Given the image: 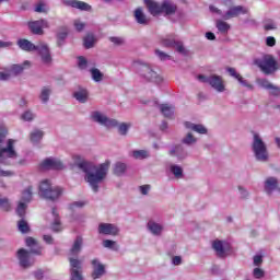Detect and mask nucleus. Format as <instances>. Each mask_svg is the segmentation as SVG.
Instances as JSON below:
<instances>
[{"instance_id":"nucleus-1","label":"nucleus","mask_w":280,"mask_h":280,"mask_svg":"<svg viewBox=\"0 0 280 280\" xmlns=\"http://www.w3.org/2000/svg\"><path fill=\"white\" fill-rule=\"evenodd\" d=\"M73 159L75 167L81 170V172H84V179L92 188V191L97 194V191H100V185H102L106 179V176H108L110 162L107 161L97 166L93 162H89L80 155H74Z\"/></svg>"},{"instance_id":"nucleus-2","label":"nucleus","mask_w":280,"mask_h":280,"mask_svg":"<svg viewBox=\"0 0 280 280\" xmlns=\"http://www.w3.org/2000/svg\"><path fill=\"white\" fill-rule=\"evenodd\" d=\"M5 135H8V131L0 130V176L8 178L14 176V172L5 171L1 165H14L18 154L14 150L15 140L9 139L5 142Z\"/></svg>"},{"instance_id":"nucleus-3","label":"nucleus","mask_w":280,"mask_h":280,"mask_svg":"<svg viewBox=\"0 0 280 280\" xmlns=\"http://www.w3.org/2000/svg\"><path fill=\"white\" fill-rule=\"evenodd\" d=\"M133 69L143 82H153L154 84H161L163 82V77H161V74H159L150 63L135 61Z\"/></svg>"},{"instance_id":"nucleus-4","label":"nucleus","mask_w":280,"mask_h":280,"mask_svg":"<svg viewBox=\"0 0 280 280\" xmlns=\"http://www.w3.org/2000/svg\"><path fill=\"white\" fill-rule=\"evenodd\" d=\"M252 151L254 152L256 161H259L260 163H268V159H270L268 147L258 133H254Z\"/></svg>"},{"instance_id":"nucleus-5","label":"nucleus","mask_w":280,"mask_h":280,"mask_svg":"<svg viewBox=\"0 0 280 280\" xmlns=\"http://www.w3.org/2000/svg\"><path fill=\"white\" fill-rule=\"evenodd\" d=\"M255 65L260 68L265 75H272V73L279 71V63L272 55H264L262 58L255 60Z\"/></svg>"},{"instance_id":"nucleus-6","label":"nucleus","mask_w":280,"mask_h":280,"mask_svg":"<svg viewBox=\"0 0 280 280\" xmlns=\"http://www.w3.org/2000/svg\"><path fill=\"white\" fill-rule=\"evenodd\" d=\"M63 189L60 187H51L49 179H45L39 185V196L46 200H58L62 196Z\"/></svg>"},{"instance_id":"nucleus-7","label":"nucleus","mask_w":280,"mask_h":280,"mask_svg":"<svg viewBox=\"0 0 280 280\" xmlns=\"http://www.w3.org/2000/svg\"><path fill=\"white\" fill-rule=\"evenodd\" d=\"M197 80L199 82H201L202 84H209L211 85L212 89H214V91H217V93H224V81L222 80L221 75H217V74H211L209 77L205 75V74H199L197 75Z\"/></svg>"},{"instance_id":"nucleus-8","label":"nucleus","mask_w":280,"mask_h":280,"mask_svg":"<svg viewBox=\"0 0 280 280\" xmlns=\"http://www.w3.org/2000/svg\"><path fill=\"white\" fill-rule=\"evenodd\" d=\"M91 118L100 126H105V128H117L119 122L117 119L108 118L106 115L102 114L101 112H92Z\"/></svg>"},{"instance_id":"nucleus-9","label":"nucleus","mask_w":280,"mask_h":280,"mask_svg":"<svg viewBox=\"0 0 280 280\" xmlns=\"http://www.w3.org/2000/svg\"><path fill=\"white\" fill-rule=\"evenodd\" d=\"M161 44L163 47H175L178 54H182V56H187V49L183 45V42L176 39V35H167L162 39Z\"/></svg>"},{"instance_id":"nucleus-10","label":"nucleus","mask_w":280,"mask_h":280,"mask_svg":"<svg viewBox=\"0 0 280 280\" xmlns=\"http://www.w3.org/2000/svg\"><path fill=\"white\" fill-rule=\"evenodd\" d=\"M35 51L38 52L43 65H45L46 67H49L51 65L54 59L51 58V51H49V46H47V44L37 45Z\"/></svg>"},{"instance_id":"nucleus-11","label":"nucleus","mask_w":280,"mask_h":280,"mask_svg":"<svg viewBox=\"0 0 280 280\" xmlns=\"http://www.w3.org/2000/svg\"><path fill=\"white\" fill-rule=\"evenodd\" d=\"M92 273L91 277L93 280L102 279L106 275V265L102 264L100 259L95 258L91 261Z\"/></svg>"},{"instance_id":"nucleus-12","label":"nucleus","mask_w":280,"mask_h":280,"mask_svg":"<svg viewBox=\"0 0 280 280\" xmlns=\"http://www.w3.org/2000/svg\"><path fill=\"white\" fill-rule=\"evenodd\" d=\"M97 231L100 235H112L113 237L119 235V228L113 223H100Z\"/></svg>"},{"instance_id":"nucleus-13","label":"nucleus","mask_w":280,"mask_h":280,"mask_svg":"<svg viewBox=\"0 0 280 280\" xmlns=\"http://www.w3.org/2000/svg\"><path fill=\"white\" fill-rule=\"evenodd\" d=\"M31 255L32 253H30L27 249L22 248L18 252V259L22 268H30L34 266V259H32Z\"/></svg>"},{"instance_id":"nucleus-14","label":"nucleus","mask_w":280,"mask_h":280,"mask_svg":"<svg viewBox=\"0 0 280 280\" xmlns=\"http://www.w3.org/2000/svg\"><path fill=\"white\" fill-rule=\"evenodd\" d=\"M168 154L170 156L177 159V161H185V159L188 156L187 150H185L183 144H175L171 147Z\"/></svg>"},{"instance_id":"nucleus-15","label":"nucleus","mask_w":280,"mask_h":280,"mask_svg":"<svg viewBox=\"0 0 280 280\" xmlns=\"http://www.w3.org/2000/svg\"><path fill=\"white\" fill-rule=\"evenodd\" d=\"M247 12L248 10L242 5L232 7L222 15V19L229 21L230 19H236L240 14H247Z\"/></svg>"},{"instance_id":"nucleus-16","label":"nucleus","mask_w":280,"mask_h":280,"mask_svg":"<svg viewBox=\"0 0 280 280\" xmlns=\"http://www.w3.org/2000/svg\"><path fill=\"white\" fill-rule=\"evenodd\" d=\"M226 71L231 75V78L237 80V82L242 86H245V89H248L249 91H253V89H255V86H253V84H250L248 80H245L242 74L237 73V70H235V68H226Z\"/></svg>"},{"instance_id":"nucleus-17","label":"nucleus","mask_w":280,"mask_h":280,"mask_svg":"<svg viewBox=\"0 0 280 280\" xmlns=\"http://www.w3.org/2000/svg\"><path fill=\"white\" fill-rule=\"evenodd\" d=\"M62 4L67 8H74L75 10H82L84 12H89L91 7L86 2H82L80 0H61Z\"/></svg>"},{"instance_id":"nucleus-18","label":"nucleus","mask_w":280,"mask_h":280,"mask_svg":"<svg viewBox=\"0 0 280 280\" xmlns=\"http://www.w3.org/2000/svg\"><path fill=\"white\" fill-rule=\"evenodd\" d=\"M63 167L65 165L62 162H60V160L52 158L44 160L40 164L42 170H62Z\"/></svg>"},{"instance_id":"nucleus-19","label":"nucleus","mask_w":280,"mask_h":280,"mask_svg":"<svg viewBox=\"0 0 280 280\" xmlns=\"http://www.w3.org/2000/svg\"><path fill=\"white\" fill-rule=\"evenodd\" d=\"M226 246H229V243L220 240L213 241L212 243V248L218 257H224L226 254Z\"/></svg>"},{"instance_id":"nucleus-20","label":"nucleus","mask_w":280,"mask_h":280,"mask_svg":"<svg viewBox=\"0 0 280 280\" xmlns=\"http://www.w3.org/2000/svg\"><path fill=\"white\" fill-rule=\"evenodd\" d=\"M25 242L26 246L31 248V253H33V255H43V246H40V244H38L34 237L28 236Z\"/></svg>"},{"instance_id":"nucleus-21","label":"nucleus","mask_w":280,"mask_h":280,"mask_svg":"<svg viewBox=\"0 0 280 280\" xmlns=\"http://www.w3.org/2000/svg\"><path fill=\"white\" fill-rule=\"evenodd\" d=\"M148 10L152 16H156L159 14H163L162 3L154 2L152 0H145Z\"/></svg>"},{"instance_id":"nucleus-22","label":"nucleus","mask_w":280,"mask_h":280,"mask_svg":"<svg viewBox=\"0 0 280 280\" xmlns=\"http://www.w3.org/2000/svg\"><path fill=\"white\" fill-rule=\"evenodd\" d=\"M177 7L174 2L170 0H164L162 2V14H166L167 16L172 14H176Z\"/></svg>"},{"instance_id":"nucleus-23","label":"nucleus","mask_w":280,"mask_h":280,"mask_svg":"<svg viewBox=\"0 0 280 280\" xmlns=\"http://www.w3.org/2000/svg\"><path fill=\"white\" fill-rule=\"evenodd\" d=\"M82 244H84L82 236H77L72 247L70 248V255H72V257H78V255H80L82 250Z\"/></svg>"},{"instance_id":"nucleus-24","label":"nucleus","mask_w":280,"mask_h":280,"mask_svg":"<svg viewBox=\"0 0 280 280\" xmlns=\"http://www.w3.org/2000/svg\"><path fill=\"white\" fill-rule=\"evenodd\" d=\"M73 97L80 104H86L89 102V91L86 89H79L73 93Z\"/></svg>"},{"instance_id":"nucleus-25","label":"nucleus","mask_w":280,"mask_h":280,"mask_svg":"<svg viewBox=\"0 0 280 280\" xmlns=\"http://www.w3.org/2000/svg\"><path fill=\"white\" fill-rule=\"evenodd\" d=\"M32 63L28 60H25L23 65H12L9 69L11 75H19L25 71V67H30Z\"/></svg>"},{"instance_id":"nucleus-26","label":"nucleus","mask_w":280,"mask_h":280,"mask_svg":"<svg viewBox=\"0 0 280 280\" xmlns=\"http://www.w3.org/2000/svg\"><path fill=\"white\" fill-rule=\"evenodd\" d=\"M18 47H20L22 51H36L38 45H34L32 42L27 39H19Z\"/></svg>"},{"instance_id":"nucleus-27","label":"nucleus","mask_w":280,"mask_h":280,"mask_svg":"<svg viewBox=\"0 0 280 280\" xmlns=\"http://www.w3.org/2000/svg\"><path fill=\"white\" fill-rule=\"evenodd\" d=\"M133 16L139 25H148V23H150V20H148V16H145L141 8L135 10Z\"/></svg>"},{"instance_id":"nucleus-28","label":"nucleus","mask_w":280,"mask_h":280,"mask_svg":"<svg viewBox=\"0 0 280 280\" xmlns=\"http://www.w3.org/2000/svg\"><path fill=\"white\" fill-rule=\"evenodd\" d=\"M147 229L148 231H150V233H152V235L159 236L161 235V233H163V225L152 220L148 222Z\"/></svg>"},{"instance_id":"nucleus-29","label":"nucleus","mask_w":280,"mask_h":280,"mask_svg":"<svg viewBox=\"0 0 280 280\" xmlns=\"http://www.w3.org/2000/svg\"><path fill=\"white\" fill-rule=\"evenodd\" d=\"M51 215L54 218V222L51 224V231H54L55 233H58V231L62 230V226L60 224V217L58 215V210H56V208H52Z\"/></svg>"},{"instance_id":"nucleus-30","label":"nucleus","mask_w":280,"mask_h":280,"mask_svg":"<svg viewBox=\"0 0 280 280\" xmlns=\"http://www.w3.org/2000/svg\"><path fill=\"white\" fill-rule=\"evenodd\" d=\"M215 27L220 34H222L223 36H226V34H229V31L231 30V24L222 20H217Z\"/></svg>"},{"instance_id":"nucleus-31","label":"nucleus","mask_w":280,"mask_h":280,"mask_svg":"<svg viewBox=\"0 0 280 280\" xmlns=\"http://www.w3.org/2000/svg\"><path fill=\"white\" fill-rule=\"evenodd\" d=\"M277 185H279V183L277 182L276 177L267 178L265 182V191L267 194H272L275 189H277Z\"/></svg>"},{"instance_id":"nucleus-32","label":"nucleus","mask_w":280,"mask_h":280,"mask_svg":"<svg viewBox=\"0 0 280 280\" xmlns=\"http://www.w3.org/2000/svg\"><path fill=\"white\" fill-rule=\"evenodd\" d=\"M185 127L188 130H194V132H198L199 135H207V128L202 125H196L194 122L186 121Z\"/></svg>"},{"instance_id":"nucleus-33","label":"nucleus","mask_w":280,"mask_h":280,"mask_svg":"<svg viewBox=\"0 0 280 280\" xmlns=\"http://www.w3.org/2000/svg\"><path fill=\"white\" fill-rule=\"evenodd\" d=\"M131 156L138 161H143V159H150V151L148 150H133Z\"/></svg>"},{"instance_id":"nucleus-34","label":"nucleus","mask_w":280,"mask_h":280,"mask_svg":"<svg viewBox=\"0 0 280 280\" xmlns=\"http://www.w3.org/2000/svg\"><path fill=\"white\" fill-rule=\"evenodd\" d=\"M160 110L164 117H173L174 116V105L171 104H162L160 105Z\"/></svg>"},{"instance_id":"nucleus-35","label":"nucleus","mask_w":280,"mask_h":280,"mask_svg":"<svg viewBox=\"0 0 280 280\" xmlns=\"http://www.w3.org/2000/svg\"><path fill=\"white\" fill-rule=\"evenodd\" d=\"M44 132L43 130L40 129H34L32 132H31V141L36 144V143H40V141L43 140V137H44Z\"/></svg>"},{"instance_id":"nucleus-36","label":"nucleus","mask_w":280,"mask_h":280,"mask_svg":"<svg viewBox=\"0 0 280 280\" xmlns=\"http://www.w3.org/2000/svg\"><path fill=\"white\" fill-rule=\"evenodd\" d=\"M83 45H84L85 49H93V47H95V35L88 34L83 38Z\"/></svg>"},{"instance_id":"nucleus-37","label":"nucleus","mask_w":280,"mask_h":280,"mask_svg":"<svg viewBox=\"0 0 280 280\" xmlns=\"http://www.w3.org/2000/svg\"><path fill=\"white\" fill-rule=\"evenodd\" d=\"M49 95H51V88L44 86L39 95V100H42L43 104H47L49 102Z\"/></svg>"},{"instance_id":"nucleus-38","label":"nucleus","mask_w":280,"mask_h":280,"mask_svg":"<svg viewBox=\"0 0 280 280\" xmlns=\"http://www.w3.org/2000/svg\"><path fill=\"white\" fill-rule=\"evenodd\" d=\"M126 163L117 162L114 166V174L116 176H124V174H126Z\"/></svg>"},{"instance_id":"nucleus-39","label":"nucleus","mask_w":280,"mask_h":280,"mask_svg":"<svg viewBox=\"0 0 280 280\" xmlns=\"http://www.w3.org/2000/svg\"><path fill=\"white\" fill-rule=\"evenodd\" d=\"M28 27L32 34H37L38 36L43 34V28L40 27V24L38 21L30 22Z\"/></svg>"},{"instance_id":"nucleus-40","label":"nucleus","mask_w":280,"mask_h":280,"mask_svg":"<svg viewBox=\"0 0 280 280\" xmlns=\"http://www.w3.org/2000/svg\"><path fill=\"white\" fill-rule=\"evenodd\" d=\"M90 72L92 75V80H94V82H102V80H104V73H102V71H100V69L92 68L90 70Z\"/></svg>"},{"instance_id":"nucleus-41","label":"nucleus","mask_w":280,"mask_h":280,"mask_svg":"<svg viewBox=\"0 0 280 280\" xmlns=\"http://www.w3.org/2000/svg\"><path fill=\"white\" fill-rule=\"evenodd\" d=\"M103 247L109 248V250H115V252L119 250V245L117 244V242L112 240H104Z\"/></svg>"},{"instance_id":"nucleus-42","label":"nucleus","mask_w":280,"mask_h":280,"mask_svg":"<svg viewBox=\"0 0 280 280\" xmlns=\"http://www.w3.org/2000/svg\"><path fill=\"white\" fill-rule=\"evenodd\" d=\"M18 229L20 233H30V224H27V221H25V219H21L18 222Z\"/></svg>"},{"instance_id":"nucleus-43","label":"nucleus","mask_w":280,"mask_h":280,"mask_svg":"<svg viewBox=\"0 0 280 280\" xmlns=\"http://www.w3.org/2000/svg\"><path fill=\"white\" fill-rule=\"evenodd\" d=\"M196 141H198L196 139V137H194V135L191 133H187L183 139H182V143H184V145H194V143H196Z\"/></svg>"},{"instance_id":"nucleus-44","label":"nucleus","mask_w":280,"mask_h":280,"mask_svg":"<svg viewBox=\"0 0 280 280\" xmlns=\"http://www.w3.org/2000/svg\"><path fill=\"white\" fill-rule=\"evenodd\" d=\"M171 172L174 174L175 178H183V167L173 164L171 165Z\"/></svg>"},{"instance_id":"nucleus-45","label":"nucleus","mask_w":280,"mask_h":280,"mask_svg":"<svg viewBox=\"0 0 280 280\" xmlns=\"http://www.w3.org/2000/svg\"><path fill=\"white\" fill-rule=\"evenodd\" d=\"M71 269L70 270H82V261L75 258H69Z\"/></svg>"},{"instance_id":"nucleus-46","label":"nucleus","mask_w":280,"mask_h":280,"mask_svg":"<svg viewBox=\"0 0 280 280\" xmlns=\"http://www.w3.org/2000/svg\"><path fill=\"white\" fill-rule=\"evenodd\" d=\"M22 200L24 202H31L32 201V186H28L23 192H22Z\"/></svg>"},{"instance_id":"nucleus-47","label":"nucleus","mask_w":280,"mask_h":280,"mask_svg":"<svg viewBox=\"0 0 280 280\" xmlns=\"http://www.w3.org/2000/svg\"><path fill=\"white\" fill-rule=\"evenodd\" d=\"M0 207L3 209V211H10L12 209V203H10L8 198H1L0 196Z\"/></svg>"},{"instance_id":"nucleus-48","label":"nucleus","mask_w":280,"mask_h":280,"mask_svg":"<svg viewBox=\"0 0 280 280\" xmlns=\"http://www.w3.org/2000/svg\"><path fill=\"white\" fill-rule=\"evenodd\" d=\"M26 210H27V205L25 202H20L16 208V213L20 218H25Z\"/></svg>"},{"instance_id":"nucleus-49","label":"nucleus","mask_w":280,"mask_h":280,"mask_svg":"<svg viewBox=\"0 0 280 280\" xmlns=\"http://www.w3.org/2000/svg\"><path fill=\"white\" fill-rule=\"evenodd\" d=\"M257 84L261 86V89H266V91L272 89V83H270V81H268L267 79H258Z\"/></svg>"},{"instance_id":"nucleus-50","label":"nucleus","mask_w":280,"mask_h":280,"mask_svg":"<svg viewBox=\"0 0 280 280\" xmlns=\"http://www.w3.org/2000/svg\"><path fill=\"white\" fill-rule=\"evenodd\" d=\"M117 126H118L119 135H121L122 137H126L128 135V130L130 128V125H128L126 122H122V124L117 125Z\"/></svg>"},{"instance_id":"nucleus-51","label":"nucleus","mask_w":280,"mask_h":280,"mask_svg":"<svg viewBox=\"0 0 280 280\" xmlns=\"http://www.w3.org/2000/svg\"><path fill=\"white\" fill-rule=\"evenodd\" d=\"M70 280H84L80 270H70Z\"/></svg>"},{"instance_id":"nucleus-52","label":"nucleus","mask_w":280,"mask_h":280,"mask_svg":"<svg viewBox=\"0 0 280 280\" xmlns=\"http://www.w3.org/2000/svg\"><path fill=\"white\" fill-rule=\"evenodd\" d=\"M253 277L255 279H264V277H266V271H264L261 268H255L253 270Z\"/></svg>"},{"instance_id":"nucleus-53","label":"nucleus","mask_w":280,"mask_h":280,"mask_svg":"<svg viewBox=\"0 0 280 280\" xmlns=\"http://www.w3.org/2000/svg\"><path fill=\"white\" fill-rule=\"evenodd\" d=\"M34 117V113H32L31 110H26L22 114L21 119H23V121H33Z\"/></svg>"},{"instance_id":"nucleus-54","label":"nucleus","mask_w":280,"mask_h":280,"mask_svg":"<svg viewBox=\"0 0 280 280\" xmlns=\"http://www.w3.org/2000/svg\"><path fill=\"white\" fill-rule=\"evenodd\" d=\"M155 55L158 56V58H160V60L165 61V60H172V57L167 54H165L164 51H161L159 49L155 50Z\"/></svg>"},{"instance_id":"nucleus-55","label":"nucleus","mask_w":280,"mask_h":280,"mask_svg":"<svg viewBox=\"0 0 280 280\" xmlns=\"http://www.w3.org/2000/svg\"><path fill=\"white\" fill-rule=\"evenodd\" d=\"M269 95H273V97H279L280 96V88L272 84L271 88L269 89Z\"/></svg>"},{"instance_id":"nucleus-56","label":"nucleus","mask_w":280,"mask_h":280,"mask_svg":"<svg viewBox=\"0 0 280 280\" xmlns=\"http://www.w3.org/2000/svg\"><path fill=\"white\" fill-rule=\"evenodd\" d=\"M264 27L266 32H270V30H277V23H275L272 20H269L265 23Z\"/></svg>"},{"instance_id":"nucleus-57","label":"nucleus","mask_w":280,"mask_h":280,"mask_svg":"<svg viewBox=\"0 0 280 280\" xmlns=\"http://www.w3.org/2000/svg\"><path fill=\"white\" fill-rule=\"evenodd\" d=\"M88 65H89V61H86V58H84L83 56L78 58L79 69H86Z\"/></svg>"},{"instance_id":"nucleus-58","label":"nucleus","mask_w":280,"mask_h":280,"mask_svg":"<svg viewBox=\"0 0 280 280\" xmlns=\"http://www.w3.org/2000/svg\"><path fill=\"white\" fill-rule=\"evenodd\" d=\"M266 45L267 47H275V45H277V39L273 36H268L266 38Z\"/></svg>"},{"instance_id":"nucleus-59","label":"nucleus","mask_w":280,"mask_h":280,"mask_svg":"<svg viewBox=\"0 0 280 280\" xmlns=\"http://www.w3.org/2000/svg\"><path fill=\"white\" fill-rule=\"evenodd\" d=\"M209 10H210V12H212V14H218L219 16H224V13H222V10L218 9L213 4H211L209 7Z\"/></svg>"},{"instance_id":"nucleus-60","label":"nucleus","mask_w":280,"mask_h":280,"mask_svg":"<svg viewBox=\"0 0 280 280\" xmlns=\"http://www.w3.org/2000/svg\"><path fill=\"white\" fill-rule=\"evenodd\" d=\"M74 27H75L77 32H82V30H84V27H85V24L82 23L80 20H75Z\"/></svg>"},{"instance_id":"nucleus-61","label":"nucleus","mask_w":280,"mask_h":280,"mask_svg":"<svg viewBox=\"0 0 280 280\" xmlns=\"http://www.w3.org/2000/svg\"><path fill=\"white\" fill-rule=\"evenodd\" d=\"M10 78H12V73H10V71L7 72H0V80L5 82L8 80H10Z\"/></svg>"},{"instance_id":"nucleus-62","label":"nucleus","mask_w":280,"mask_h":280,"mask_svg":"<svg viewBox=\"0 0 280 280\" xmlns=\"http://www.w3.org/2000/svg\"><path fill=\"white\" fill-rule=\"evenodd\" d=\"M264 264V257L261 255L254 256V266H261Z\"/></svg>"},{"instance_id":"nucleus-63","label":"nucleus","mask_w":280,"mask_h":280,"mask_svg":"<svg viewBox=\"0 0 280 280\" xmlns=\"http://www.w3.org/2000/svg\"><path fill=\"white\" fill-rule=\"evenodd\" d=\"M35 12H39V13L47 12V10L45 9V3L43 2L37 3L35 7Z\"/></svg>"},{"instance_id":"nucleus-64","label":"nucleus","mask_w":280,"mask_h":280,"mask_svg":"<svg viewBox=\"0 0 280 280\" xmlns=\"http://www.w3.org/2000/svg\"><path fill=\"white\" fill-rule=\"evenodd\" d=\"M240 196L243 199H246L248 197V190H246L244 187L238 186Z\"/></svg>"}]
</instances>
